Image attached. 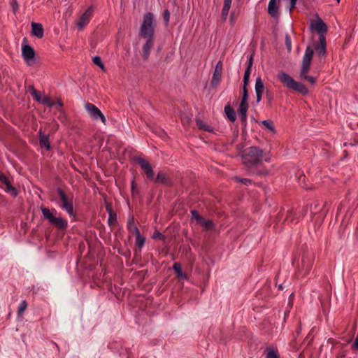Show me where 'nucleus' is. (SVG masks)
Instances as JSON below:
<instances>
[{"mask_svg": "<svg viewBox=\"0 0 358 358\" xmlns=\"http://www.w3.org/2000/svg\"><path fill=\"white\" fill-rule=\"evenodd\" d=\"M155 27L153 13L151 12L145 13L143 15L138 34L140 38L146 40L142 47V57L145 61L148 59L151 50L154 46Z\"/></svg>", "mask_w": 358, "mask_h": 358, "instance_id": "nucleus-1", "label": "nucleus"}, {"mask_svg": "<svg viewBox=\"0 0 358 358\" xmlns=\"http://www.w3.org/2000/svg\"><path fill=\"white\" fill-rule=\"evenodd\" d=\"M243 164L250 171L257 166L262 161L263 150L257 146L246 148L241 155Z\"/></svg>", "mask_w": 358, "mask_h": 358, "instance_id": "nucleus-2", "label": "nucleus"}, {"mask_svg": "<svg viewBox=\"0 0 358 358\" xmlns=\"http://www.w3.org/2000/svg\"><path fill=\"white\" fill-rule=\"evenodd\" d=\"M40 210L43 214V218L48 222L50 224L56 227L61 231H64L68 227V222L61 216H56L57 211L55 208L50 209L48 207L41 206Z\"/></svg>", "mask_w": 358, "mask_h": 358, "instance_id": "nucleus-3", "label": "nucleus"}, {"mask_svg": "<svg viewBox=\"0 0 358 358\" xmlns=\"http://www.w3.org/2000/svg\"><path fill=\"white\" fill-rule=\"evenodd\" d=\"M278 79L287 88L294 90L302 95H307L308 90L301 83L296 82L292 76L285 71H281L277 76Z\"/></svg>", "mask_w": 358, "mask_h": 358, "instance_id": "nucleus-4", "label": "nucleus"}, {"mask_svg": "<svg viewBox=\"0 0 358 358\" xmlns=\"http://www.w3.org/2000/svg\"><path fill=\"white\" fill-rule=\"evenodd\" d=\"M57 192L61 200L60 207L64 210L70 217H75L76 213L74 212L73 200L70 199L64 190L59 187L57 188Z\"/></svg>", "mask_w": 358, "mask_h": 358, "instance_id": "nucleus-5", "label": "nucleus"}, {"mask_svg": "<svg viewBox=\"0 0 358 358\" xmlns=\"http://www.w3.org/2000/svg\"><path fill=\"white\" fill-rule=\"evenodd\" d=\"M313 55V49L310 46H308L306 49L305 54L302 59V64L299 73L301 78L307 76L308 73L309 72Z\"/></svg>", "mask_w": 358, "mask_h": 358, "instance_id": "nucleus-6", "label": "nucleus"}, {"mask_svg": "<svg viewBox=\"0 0 358 358\" xmlns=\"http://www.w3.org/2000/svg\"><path fill=\"white\" fill-rule=\"evenodd\" d=\"M133 162H136L146 175L148 180L152 181L154 179L155 173L151 164L145 159L138 156H134L131 159Z\"/></svg>", "mask_w": 358, "mask_h": 358, "instance_id": "nucleus-7", "label": "nucleus"}, {"mask_svg": "<svg viewBox=\"0 0 358 358\" xmlns=\"http://www.w3.org/2000/svg\"><path fill=\"white\" fill-rule=\"evenodd\" d=\"M315 260V255L313 253L303 252L301 258L299 268L304 272V275H307L312 269Z\"/></svg>", "mask_w": 358, "mask_h": 358, "instance_id": "nucleus-8", "label": "nucleus"}, {"mask_svg": "<svg viewBox=\"0 0 358 358\" xmlns=\"http://www.w3.org/2000/svg\"><path fill=\"white\" fill-rule=\"evenodd\" d=\"M22 55L29 66H31L35 63L36 52L30 45L22 44Z\"/></svg>", "mask_w": 358, "mask_h": 358, "instance_id": "nucleus-9", "label": "nucleus"}, {"mask_svg": "<svg viewBox=\"0 0 358 358\" xmlns=\"http://www.w3.org/2000/svg\"><path fill=\"white\" fill-rule=\"evenodd\" d=\"M85 108L92 119L95 120L99 119L103 124H106V119L105 115L94 104L87 103L85 106Z\"/></svg>", "mask_w": 358, "mask_h": 358, "instance_id": "nucleus-10", "label": "nucleus"}, {"mask_svg": "<svg viewBox=\"0 0 358 358\" xmlns=\"http://www.w3.org/2000/svg\"><path fill=\"white\" fill-rule=\"evenodd\" d=\"M317 18L316 21H311L310 29L312 31H315L319 34V37H321V36H325L328 31V27L317 15Z\"/></svg>", "mask_w": 358, "mask_h": 358, "instance_id": "nucleus-11", "label": "nucleus"}, {"mask_svg": "<svg viewBox=\"0 0 358 358\" xmlns=\"http://www.w3.org/2000/svg\"><path fill=\"white\" fill-rule=\"evenodd\" d=\"M0 182L6 186L4 190L6 193L10 194L13 197H16L18 195V191L13 186L10 178L1 171H0Z\"/></svg>", "mask_w": 358, "mask_h": 358, "instance_id": "nucleus-12", "label": "nucleus"}, {"mask_svg": "<svg viewBox=\"0 0 358 358\" xmlns=\"http://www.w3.org/2000/svg\"><path fill=\"white\" fill-rule=\"evenodd\" d=\"M93 11L94 7L93 6H90L79 17L76 22V25L80 30L83 29V27L90 22L92 16Z\"/></svg>", "mask_w": 358, "mask_h": 358, "instance_id": "nucleus-13", "label": "nucleus"}, {"mask_svg": "<svg viewBox=\"0 0 358 358\" xmlns=\"http://www.w3.org/2000/svg\"><path fill=\"white\" fill-rule=\"evenodd\" d=\"M152 182L154 183L161 184L166 187H172L173 185L172 179L163 171H158L157 176H154V179L152 180Z\"/></svg>", "mask_w": 358, "mask_h": 358, "instance_id": "nucleus-14", "label": "nucleus"}, {"mask_svg": "<svg viewBox=\"0 0 358 358\" xmlns=\"http://www.w3.org/2000/svg\"><path fill=\"white\" fill-rule=\"evenodd\" d=\"M222 73V62L218 61L215 65V70L213 72V78L211 80V86L213 88H216L221 80Z\"/></svg>", "mask_w": 358, "mask_h": 358, "instance_id": "nucleus-15", "label": "nucleus"}, {"mask_svg": "<svg viewBox=\"0 0 358 358\" xmlns=\"http://www.w3.org/2000/svg\"><path fill=\"white\" fill-rule=\"evenodd\" d=\"M314 49L320 57H325L327 55V41L325 36L319 37V41L315 44Z\"/></svg>", "mask_w": 358, "mask_h": 358, "instance_id": "nucleus-16", "label": "nucleus"}, {"mask_svg": "<svg viewBox=\"0 0 358 358\" xmlns=\"http://www.w3.org/2000/svg\"><path fill=\"white\" fill-rule=\"evenodd\" d=\"M248 107V102L241 101L238 108V113L243 128L247 125V112Z\"/></svg>", "mask_w": 358, "mask_h": 358, "instance_id": "nucleus-17", "label": "nucleus"}, {"mask_svg": "<svg viewBox=\"0 0 358 358\" xmlns=\"http://www.w3.org/2000/svg\"><path fill=\"white\" fill-rule=\"evenodd\" d=\"M255 89L256 92V101L257 103H259L262 99V95L265 89L264 82L260 76L256 78Z\"/></svg>", "mask_w": 358, "mask_h": 358, "instance_id": "nucleus-18", "label": "nucleus"}, {"mask_svg": "<svg viewBox=\"0 0 358 358\" xmlns=\"http://www.w3.org/2000/svg\"><path fill=\"white\" fill-rule=\"evenodd\" d=\"M106 209L108 213V224L109 226L115 225L117 222V213L113 210L111 203L105 200Z\"/></svg>", "mask_w": 358, "mask_h": 358, "instance_id": "nucleus-19", "label": "nucleus"}, {"mask_svg": "<svg viewBox=\"0 0 358 358\" xmlns=\"http://www.w3.org/2000/svg\"><path fill=\"white\" fill-rule=\"evenodd\" d=\"M38 141L39 145L41 148H45L47 150L51 149L49 135L43 134L41 129L38 131Z\"/></svg>", "mask_w": 358, "mask_h": 358, "instance_id": "nucleus-20", "label": "nucleus"}, {"mask_svg": "<svg viewBox=\"0 0 358 358\" xmlns=\"http://www.w3.org/2000/svg\"><path fill=\"white\" fill-rule=\"evenodd\" d=\"M279 6L277 3V0H270L268 5V13L273 18H278L279 17Z\"/></svg>", "mask_w": 358, "mask_h": 358, "instance_id": "nucleus-21", "label": "nucleus"}, {"mask_svg": "<svg viewBox=\"0 0 358 358\" xmlns=\"http://www.w3.org/2000/svg\"><path fill=\"white\" fill-rule=\"evenodd\" d=\"M31 34L38 38H42L44 35V29L41 23L31 22Z\"/></svg>", "mask_w": 358, "mask_h": 358, "instance_id": "nucleus-22", "label": "nucleus"}, {"mask_svg": "<svg viewBox=\"0 0 358 358\" xmlns=\"http://www.w3.org/2000/svg\"><path fill=\"white\" fill-rule=\"evenodd\" d=\"M231 1L232 0H224V5L221 12V20L222 22H225L227 19Z\"/></svg>", "mask_w": 358, "mask_h": 358, "instance_id": "nucleus-23", "label": "nucleus"}, {"mask_svg": "<svg viewBox=\"0 0 358 358\" xmlns=\"http://www.w3.org/2000/svg\"><path fill=\"white\" fill-rule=\"evenodd\" d=\"M224 113L229 119V121L234 122L236 120V115L234 109L230 106V104H227L224 107Z\"/></svg>", "mask_w": 358, "mask_h": 358, "instance_id": "nucleus-24", "label": "nucleus"}, {"mask_svg": "<svg viewBox=\"0 0 358 358\" xmlns=\"http://www.w3.org/2000/svg\"><path fill=\"white\" fill-rule=\"evenodd\" d=\"M196 124L197 127L202 131H208V132H213V129L206 122L199 117H196L195 119Z\"/></svg>", "mask_w": 358, "mask_h": 358, "instance_id": "nucleus-25", "label": "nucleus"}, {"mask_svg": "<svg viewBox=\"0 0 358 358\" xmlns=\"http://www.w3.org/2000/svg\"><path fill=\"white\" fill-rule=\"evenodd\" d=\"M136 234H135V235H136V242H135V244H136V247H138L139 248V250H141V248H143V246L145 244V238L144 236H141L138 229H136Z\"/></svg>", "mask_w": 358, "mask_h": 358, "instance_id": "nucleus-26", "label": "nucleus"}, {"mask_svg": "<svg viewBox=\"0 0 358 358\" xmlns=\"http://www.w3.org/2000/svg\"><path fill=\"white\" fill-rule=\"evenodd\" d=\"M173 269L175 271V273L177 275V277L178 278H181V279L187 278L186 275L185 273H183V272H182V266H181L180 263L175 262L173 265Z\"/></svg>", "mask_w": 358, "mask_h": 358, "instance_id": "nucleus-27", "label": "nucleus"}, {"mask_svg": "<svg viewBox=\"0 0 358 358\" xmlns=\"http://www.w3.org/2000/svg\"><path fill=\"white\" fill-rule=\"evenodd\" d=\"M324 205L322 206L319 201H315L310 206V212L312 215L321 212Z\"/></svg>", "mask_w": 358, "mask_h": 358, "instance_id": "nucleus-28", "label": "nucleus"}, {"mask_svg": "<svg viewBox=\"0 0 358 358\" xmlns=\"http://www.w3.org/2000/svg\"><path fill=\"white\" fill-rule=\"evenodd\" d=\"M131 194L133 198L140 194V191L137 187L135 176H134L131 180Z\"/></svg>", "mask_w": 358, "mask_h": 358, "instance_id": "nucleus-29", "label": "nucleus"}, {"mask_svg": "<svg viewBox=\"0 0 358 358\" xmlns=\"http://www.w3.org/2000/svg\"><path fill=\"white\" fill-rule=\"evenodd\" d=\"M261 124L265 129H268L272 133L275 134L276 132L273 122L271 120H263Z\"/></svg>", "mask_w": 358, "mask_h": 358, "instance_id": "nucleus-30", "label": "nucleus"}, {"mask_svg": "<svg viewBox=\"0 0 358 358\" xmlns=\"http://www.w3.org/2000/svg\"><path fill=\"white\" fill-rule=\"evenodd\" d=\"M241 10L240 9H234L231 11L229 17V22L231 26H234L236 22V20L240 15Z\"/></svg>", "mask_w": 358, "mask_h": 358, "instance_id": "nucleus-31", "label": "nucleus"}, {"mask_svg": "<svg viewBox=\"0 0 358 358\" xmlns=\"http://www.w3.org/2000/svg\"><path fill=\"white\" fill-rule=\"evenodd\" d=\"M266 352V358H280V355L277 350L273 348H267L265 350Z\"/></svg>", "mask_w": 358, "mask_h": 358, "instance_id": "nucleus-32", "label": "nucleus"}, {"mask_svg": "<svg viewBox=\"0 0 358 358\" xmlns=\"http://www.w3.org/2000/svg\"><path fill=\"white\" fill-rule=\"evenodd\" d=\"M348 353V350L347 349L346 345H343L338 349L335 357H336V358H345L347 357Z\"/></svg>", "mask_w": 358, "mask_h": 358, "instance_id": "nucleus-33", "label": "nucleus"}, {"mask_svg": "<svg viewBox=\"0 0 358 358\" xmlns=\"http://www.w3.org/2000/svg\"><path fill=\"white\" fill-rule=\"evenodd\" d=\"M127 229L129 231H133L134 232V234H136V229H138V227L135 224L134 217L133 215L130 216L128 219Z\"/></svg>", "mask_w": 358, "mask_h": 358, "instance_id": "nucleus-34", "label": "nucleus"}, {"mask_svg": "<svg viewBox=\"0 0 358 358\" xmlns=\"http://www.w3.org/2000/svg\"><path fill=\"white\" fill-rule=\"evenodd\" d=\"M200 225H202L206 231L213 230L215 228L214 222L210 220H205L201 222Z\"/></svg>", "mask_w": 358, "mask_h": 358, "instance_id": "nucleus-35", "label": "nucleus"}, {"mask_svg": "<svg viewBox=\"0 0 358 358\" xmlns=\"http://www.w3.org/2000/svg\"><path fill=\"white\" fill-rule=\"evenodd\" d=\"M253 64V54H251L248 58V65L245 69L244 76L250 77L251 73V69Z\"/></svg>", "mask_w": 358, "mask_h": 358, "instance_id": "nucleus-36", "label": "nucleus"}, {"mask_svg": "<svg viewBox=\"0 0 358 358\" xmlns=\"http://www.w3.org/2000/svg\"><path fill=\"white\" fill-rule=\"evenodd\" d=\"M31 95L33 98L38 103H41L42 96L40 91L36 90L34 86H31Z\"/></svg>", "mask_w": 358, "mask_h": 358, "instance_id": "nucleus-37", "label": "nucleus"}, {"mask_svg": "<svg viewBox=\"0 0 358 358\" xmlns=\"http://www.w3.org/2000/svg\"><path fill=\"white\" fill-rule=\"evenodd\" d=\"M192 218L194 219L197 224H200L201 222L203 220V217L199 215V212L196 210H191Z\"/></svg>", "mask_w": 358, "mask_h": 358, "instance_id": "nucleus-38", "label": "nucleus"}, {"mask_svg": "<svg viewBox=\"0 0 358 358\" xmlns=\"http://www.w3.org/2000/svg\"><path fill=\"white\" fill-rule=\"evenodd\" d=\"M265 98L266 99L267 101V105L271 106L272 101L273 100V94L268 88H266L265 92Z\"/></svg>", "mask_w": 358, "mask_h": 358, "instance_id": "nucleus-39", "label": "nucleus"}, {"mask_svg": "<svg viewBox=\"0 0 358 358\" xmlns=\"http://www.w3.org/2000/svg\"><path fill=\"white\" fill-rule=\"evenodd\" d=\"M41 103L45 105L50 108L52 107L55 105L54 101L48 96H43Z\"/></svg>", "mask_w": 358, "mask_h": 358, "instance_id": "nucleus-40", "label": "nucleus"}, {"mask_svg": "<svg viewBox=\"0 0 358 358\" xmlns=\"http://www.w3.org/2000/svg\"><path fill=\"white\" fill-rule=\"evenodd\" d=\"M234 180L237 182H241L245 185H250L252 184V180L249 179V178H239V177H234Z\"/></svg>", "mask_w": 358, "mask_h": 358, "instance_id": "nucleus-41", "label": "nucleus"}, {"mask_svg": "<svg viewBox=\"0 0 358 358\" xmlns=\"http://www.w3.org/2000/svg\"><path fill=\"white\" fill-rule=\"evenodd\" d=\"M92 62L95 65L99 66L102 70L105 69V66L99 56H94L92 58Z\"/></svg>", "mask_w": 358, "mask_h": 358, "instance_id": "nucleus-42", "label": "nucleus"}, {"mask_svg": "<svg viewBox=\"0 0 358 358\" xmlns=\"http://www.w3.org/2000/svg\"><path fill=\"white\" fill-rule=\"evenodd\" d=\"M27 303L25 300H23L21 302V303L20 304V306L18 308L17 315H22L23 314V313L24 312V310L27 309Z\"/></svg>", "mask_w": 358, "mask_h": 358, "instance_id": "nucleus-43", "label": "nucleus"}, {"mask_svg": "<svg viewBox=\"0 0 358 358\" xmlns=\"http://www.w3.org/2000/svg\"><path fill=\"white\" fill-rule=\"evenodd\" d=\"M248 87H243L242 96L241 101L248 102Z\"/></svg>", "mask_w": 358, "mask_h": 358, "instance_id": "nucleus-44", "label": "nucleus"}, {"mask_svg": "<svg viewBox=\"0 0 358 358\" xmlns=\"http://www.w3.org/2000/svg\"><path fill=\"white\" fill-rule=\"evenodd\" d=\"M153 239H159L162 241L165 240V236L159 232L158 230H155L152 236Z\"/></svg>", "mask_w": 358, "mask_h": 358, "instance_id": "nucleus-45", "label": "nucleus"}, {"mask_svg": "<svg viewBox=\"0 0 358 358\" xmlns=\"http://www.w3.org/2000/svg\"><path fill=\"white\" fill-rule=\"evenodd\" d=\"M163 19H164L165 25H168L169 23V20H170V12L168 9H166L164 10Z\"/></svg>", "mask_w": 358, "mask_h": 358, "instance_id": "nucleus-46", "label": "nucleus"}, {"mask_svg": "<svg viewBox=\"0 0 358 358\" xmlns=\"http://www.w3.org/2000/svg\"><path fill=\"white\" fill-rule=\"evenodd\" d=\"M251 173L257 176H266L268 174V171L266 169H263L259 171H251Z\"/></svg>", "mask_w": 358, "mask_h": 358, "instance_id": "nucleus-47", "label": "nucleus"}, {"mask_svg": "<svg viewBox=\"0 0 358 358\" xmlns=\"http://www.w3.org/2000/svg\"><path fill=\"white\" fill-rule=\"evenodd\" d=\"M285 45L288 50V52H291L292 50V42H291V38L289 35L286 34L285 36Z\"/></svg>", "mask_w": 358, "mask_h": 358, "instance_id": "nucleus-48", "label": "nucleus"}, {"mask_svg": "<svg viewBox=\"0 0 358 358\" xmlns=\"http://www.w3.org/2000/svg\"><path fill=\"white\" fill-rule=\"evenodd\" d=\"M295 218L293 215V213L292 210L287 211V215L284 222H287L288 223H292L294 221Z\"/></svg>", "mask_w": 358, "mask_h": 358, "instance_id": "nucleus-49", "label": "nucleus"}, {"mask_svg": "<svg viewBox=\"0 0 358 358\" xmlns=\"http://www.w3.org/2000/svg\"><path fill=\"white\" fill-rule=\"evenodd\" d=\"M302 79H304L307 81H308L309 83H310L312 85H314L316 83V78L315 77H313V76H306L305 77L302 78Z\"/></svg>", "mask_w": 358, "mask_h": 358, "instance_id": "nucleus-50", "label": "nucleus"}, {"mask_svg": "<svg viewBox=\"0 0 358 358\" xmlns=\"http://www.w3.org/2000/svg\"><path fill=\"white\" fill-rule=\"evenodd\" d=\"M297 0H289L290 12L295 8Z\"/></svg>", "mask_w": 358, "mask_h": 358, "instance_id": "nucleus-51", "label": "nucleus"}, {"mask_svg": "<svg viewBox=\"0 0 358 358\" xmlns=\"http://www.w3.org/2000/svg\"><path fill=\"white\" fill-rule=\"evenodd\" d=\"M250 77L243 76V87H248L249 85Z\"/></svg>", "mask_w": 358, "mask_h": 358, "instance_id": "nucleus-52", "label": "nucleus"}, {"mask_svg": "<svg viewBox=\"0 0 358 358\" xmlns=\"http://www.w3.org/2000/svg\"><path fill=\"white\" fill-rule=\"evenodd\" d=\"M118 253L120 254L121 255H123V256H125V257H127V256H130L131 255V252L129 250H128L127 252H121L120 249H118Z\"/></svg>", "mask_w": 358, "mask_h": 358, "instance_id": "nucleus-53", "label": "nucleus"}, {"mask_svg": "<svg viewBox=\"0 0 358 358\" xmlns=\"http://www.w3.org/2000/svg\"><path fill=\"white\" fill-rule=\"evenodd\" d=\"M352 348L355 350H358V336L355 338L352 344Z\"/></svg>", "mask_w": 358, "mask_h": 358, "instance_id": "nucleus-54", "label": "nucleus"}, {"mask_svg": "<svg viewBox=\"0 0 358 358\" xmlns=\"http://www.w3.org/2000/svg\"><path fill=\"white\" fill-rule=\"evenodd\" d=\"M57 103L60 107H62L64 106V103L60 99H57Z\"/></svg>", "mask_w": 358, "mask_h": 358, "instance_id": "nucleus-55", "label": "nucleus"}, {"mask_svg": "<svg viewBox=\"0 0 358 358\" xmlns=\"http://www.w3.org/2000/svg\"><path fill=\"white\" fill-rule=\"evenodd\" d=\"M278 289H279V290H282V289H283V286H282V284H280V285H278Z\"/></svg>", "mask_w": 358, "mask_h": 358, "instance_id": "nucleus-56", "label": "nucleus"}, {"mask_svg": "<svg viewBox=\"0 0 358 358\" xmlns=\"http://www.w3.org/2000/svg\"><path fill=\"white\" fill-rule=\"evenodd\" d=\"M13 10H14V12H15L16 8H17V5L16 6H13Z\"/></svg>", "mask_w": 358, "mask_h": 358, "instance_id": "nucleus-57", "label": "nucleus"}, {"mask_svg": "<svg viewBox=\"0 0 358 358\" xmlns=\"http://www.w3.org/2000/svg\"><path fill=\"white\" fill-rule=\"evenodd\" d=\"M264 160H265L266 162H269V158H265V159H264Z\"/></svg>", "mask_w": 358, "mask_h": 358, "instance_id": "nucleus-58", "label": "nucleus"}, {"mask_svg": "<svg viewBox=\"0 0 358 358\" xmlns=\"http://www.w3.org/2000/svg\"><path fill=\"white\" fill-rule=\"evenodd\" d=\"M299 218H297V220H296V223L299 222Z\"/></svg>", "mask_w": 358, "mask_h": 358, "instance_id": "nucleus-59", "label": "nucleus"}, {"mask_svg": "<svg viewBox=\"0 0 358 358\" xmlns=\"http://www.w3.org/2000/svg\"><path fill=\"white\" fill-rule=\"evenodd\" d=\"M23 41H24V42H25L27 41V38H24Z\"/></svg>", "mask_w": 358, "mask_h": 358, "instance_id": "nucleus-60", "label": "nucleus"}, {"mask_svg": "<svg viewBox=\"0 0 358 358\" xmlns=\"http://www.w3.org/2000/svg\"><path fill=\"white\" fill-rule=\"evenodd\" d=\"M340 1H341V0H336V1H337L338 3H339V2H340Z\"/></svg>", "mask_w": 358, "mask_h": 358, "instance_id": "nucleus-61", "label": "nucleus"}]
</instances>
